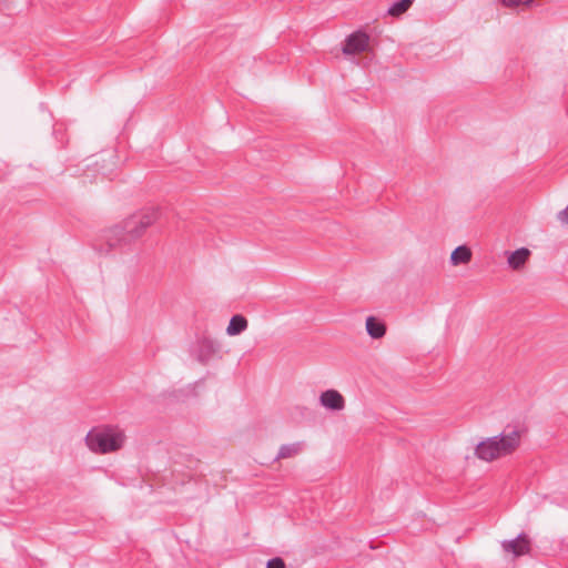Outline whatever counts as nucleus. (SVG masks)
Wrapping results in <instances>:
<instances>
[{"label":"nucleus","instance_id":"10","mask_svg":"<svg viewBox=\"0 0 568 568\" xmlns=\"http://www.w3.org/2000/svg\"><path fill=\"white\" fill-rule=\"evenodd\" d=\"M471 250L466 245L456 247L450 255V263L454 266L468 264L471 260Z\"/></svg>","mask_w":568,"mask_h":568},{"label":"nucleus","instance_id":"15","mask_svg":"<svg viewBox=\"0 0 568 568\" xmlns=\"http://www.w3.org/2000/svg\"><path fill=\"white\" fill-rule=\"evenodd\" d=\"M266 568H285V562L282 558L275 557L267 561Z\"/></svg>","mask_w":568,"mask_h":568},{"label":"nucleus","instance_id":"7","mask_svg":"<svg viewBox=\"0 0 568 568\" xmlns=\"http://www.w3.org/2000/svg\"><path fill=\"white\" fill-rule=\"evenodd\" d=\"M530 251L526 247H520L514 252L508 253L507 256V264L508 266L514 271H520L524 268L525 264L527 263Z\"/></svg>","mask_w":568,"mask_h":568},{"label":"nucleus","instance_id":"12","mask_svg":"<svg viewBox=\"0 0 568 568\" xmlns=\"http://www.w3.org/2000/svg\"><path fill=\"white\" fill-rule=\"evenodd\" d=\"M247 327V321L242 315H234L226 327V333L230 336H235L241 334Z\"/></svg>","mask_w":568,"mask_h":568},{"label":"nucleus","instance_id":"4","mask_svg":"<svg viewBox=\"0 0 568 568\" xmlns=\"http://www.w3.org/2000/svg\"><path fill=\"white\" fill-rule=\"evenodd\" d=\"M369 50V36L363 31L349 34L344 42L342 51L345 55H355Z\"/></svg>","mask_w":568,"mask_h":568},{"label":"nucleus","instance_id":"6","mask_svg":"<svg viewBox=\"0 0 568 568\" xmlns=\"http://www.w3.org/2000/svg\"><path fill=\"white\" fill-rule=\"evenodd\" d=\"M318 400L321 406L333 412H341L346 405L344 396L336 389L322 392Z\"/></svg>","mask_w":568,"mask_h":568},{"label":"nucleus","instance_id":"1","mask_svg":"<svg viewBox=\"0 0 568 568\" xmlns=\"http://www.w3.org/2000/svg\"><path fill=\"white\" fill-rule=\"evenodd\" d=\"M156 220L158 211L154 209L130 216L121 225H116L108 232L109 245L115 246L119 243H126L139 237Z\"/></svg>","mask_w":568,"mask_h":568},{"label":"nucleus","instance_id":"13","mask_svg":"<svg viewBox=\"0 0 568 568\" xmlns=\"http://www.w3.org/2000/svg\"><path fill=\"white\" fill-rule=\"evenodd\" d=\"M412 4L413 0H399L388 8L387 13L392 17H399L405 13Z\"/></svg>","mask_w":568,"mask_h":568},{"label":"nucleus","instance_id":"8","mask_svg":"<svg viewBox=\"0 0 568 568\" xmlns=\"http://www.w3.org/2000/svg\"><path fill=\"white\" fill-rule=\"evenodd\" d=\"M220 351V345L215 341L204 338L201 341L196 358L202 364L207 363L212 355Z\"/></svg>","mask_w":568,"mask_h":568},{"label":"nucleus","instance_id":"5","mask_svg":"<svg viewBox=\"0 0 568 568\" xmlns=\"http://www.w3.org/2000/svg\"><path fill=\"white\" fill-rule=\"evenodd\" d=\"M530 547V539L526 534H520L518 535L517 538L511 540L501 541V548L504 552L510 554L514 557H519L529 554Z\"/></svg>","mask_w":568,"mask_h":568},{"label":"nucleus","instance_id":"11","mask_svg":"<svg viewBox=\"0 0 568 568\" xmlns=\"http://www.w3.org/2000/svg\"><path fill=\"white\" fill-rule=\"evenodd\" d=\"M304 448V444L302 442H296L292 444L282 445L278 449L276 460L293 458L302 453Z\"/></svg>","mask_w":568,"mask_h":568},{"label":"nucleus","instance_id":"2","mask_svg":"<svg viewBox=\"0 0 568 568\" xmlns=\"http://www.w3.org/2000/svg\"><path fill=\"white\" fill-rule=\"evenodd\" d=\"M520 442L518 430H511L508 434L494 436L480 442L476 447V456L485 462H490L508 454H511Z\"/></svg>","mask_w":568,"mask_h":568},{"label":"nucleus","instance_id":"3","mask_svg":"<svg viewBox=\"0 0 568 568\" xmlns=\"http://www.w3.org/2000/svg\"><path fill=\"white\" fill-rule=\"evenodd\" d=\"M125 440L124 433L116 427H102L90 430L85 436L88 448L95 454L119 450Z\"/></svg>","mask_w":568,"mask_h":568},{"label":"nucleus","instance_id":"9","mask_svg":"<svg viewBox=\"0 0 568 568\" xmlns=\"http://www.w3.org/2000/svg\"><path fill=\"white\" fill-rule=\"evenodd\" d=\"M366 332L367 334L375 339L382 338L386 334L385 324L377 320L374 316H368L366 318Z\"/></svg>","mask_w":568,"mask_h":568},{"label":"nucleus","instance_id":"14","mask_svg":"<svg viewBox=\"0 0 568 568\" xmlns=\"http://www.w3.org/2000/svg\"><path fill=\"white\" fill-rule=\"evenodd\" d=\"M503 6L513 8L518 7L520 4L529 6L532 3V0H499Z\"/></svg>","mask_w":568,"mask_h":568}]
</instances>
